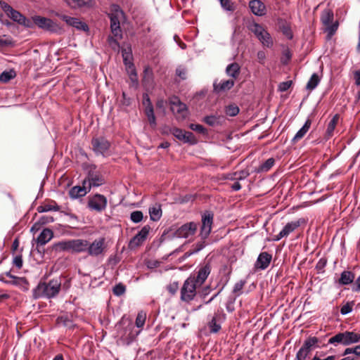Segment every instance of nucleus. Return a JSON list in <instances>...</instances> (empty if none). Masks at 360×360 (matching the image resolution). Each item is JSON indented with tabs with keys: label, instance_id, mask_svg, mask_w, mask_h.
I'll return each mask as SVG.
<instances>
[{
	"label": "nucleus",
	"instance_id": "6ab92c4d",
	"mask_svg": "<svg viewBox=\"0 0 360 360\" xmlns=\"http://www.w3.org/2000/svg\"><path fill=\"white\" fill-rule=\"evenodd\" d=\"M84 181H87L89 190H91L92 186H100L105 183V179L103 176L99 172L94 171L89 172L88 175Z\"/></svg>",
	"mask_w": 360,
	"mask_h": 360
},
{
	"label": "nucleus",
	"instance_id": "412c9836",
	"mask_svg": "<svg viewBox=\"0 0 360 360\" xmlns=\"http://www.w3.org/2000/svg\"><path fill=\"white\" fill-rule=\"evenodd\" d=\"M8 17H9L14 22L25 27H33V23L32 20L27 18L24 15H22L17 10L13 9V11L11 13H9V15Z\"/></svg>",
	"mask_w": 360,
	"mask_h": 360
},
{
	"label": "nucleus",
	"instance_id": "13d9d810",
	"mask_svg": "<svg viewBox=\"0 0 360 360\" xmlns=\"http://www.w3.org/2000/svg\"><path fill=\"white\" fill-rule=\"evenodd\" d=\"M281 30L283 34L288 39H292L293 38V34L290 27L287 24H283L281 26Z\"/></svg>",
	"mask_w": 360,
	"mask_h": 360
},
{
	"label": "nucleus",
	"instance_id": "6e6d98bb",
	"mask_svg": "<svg viewBox=\"0 0 360 360\" xmlns=\"http://www.w3.org/2000/svg\"><path fill=\"white\" fill-rule=\"evenodd\" d=\"M22 252V248L20 249V252ZM12 264L13 266H16L18 269H20L22 267L23 261L22 254L20 253L16 255L13 259Z\"/></svg>",
	"mask_w": 360,
	"mask_h": 360
},
{
	"label": "nucleus",
	"instance_id": "9d476101",
	"mask_svg": "<svg viewBox=\"0 0 360 360\" xmlns=\"http://www.w3.org/2000/svg\"><path fill=\"white\" fill-rule=\"evenodd\" d=\"M306 220L303 218H300L297 220L287 223L278 234L275 235L272 238L274 241H278L283 238L288 237L290 233L297 230L300 226L304 224Z\"/></svg>",
	"mask_w": 360,
	"mask_h": 360
},
{
	"label": "nucleus",
	"instance_id": "72a5a7b5",
	"mask_svg": "<svg viewBox=\"0 0 360 360\" xmlns=\"http://www.w3.org/2000/svg\"><path fill=\"white\" fill-rule=\"evenodd\" d=\"M354 278L355 275L354 273L349 271H344L340 275L338 283L340 285H349L354 281Z\"/></svg>",
	"mask_w": 360,
	"mask_h": 360
},
{
	"label": "nucleus",
	"instance_id": "58836bf2",
	"mask_svg": "<svg viewBox=\"0 0 360 360\" xmlns=\"http://www.w3.org/2000/svg\"><path fill=\"white\" fill-rule=\"evenodd\" d=\"M126 70L132 84L137 86L139 84V80L134 64H131L129 66V68L126 69Z\"/></svg>",
	"mask_w": 360,
	"mask_h": 360
},
{
	"label": "nucleus",
	"instance_id": "6e6552de",
	"mask_svg": "<svg viewBox=\"0 0 360 360\" xmlns=\"http://www.w3.org/2000/svg\"><path fill=\"white\" fill-rule=\"evenodd\" d=\"M87 207L97 212L104 211L108 205V200L103 195L96 193L88 198Z\"/></svg>",
	"mask_w": 360,
	"mask_h": 360
},
{
	"label": "nucleus",
	"instance_id": "e433bc0d",
	"mask_svg": "<svg viewBox=\"0 0 360 360\" xmlns=\"http://www.w3.org/2000/svg\"><path fill=\"white\" fill-rule=\"evenodd\" d=\"M59 210L60 206H58L55 201H51L50 203H44L37 207V211L39 213Z\"/></svg>",
	"mask_w": 360,
	"mask_h": 360
},
{
	"label": "nucleus",
	"instance_id": "7ed1b4c3",
	"mask_svg": "<svg viewBox=\"0 0 360 360\" xmlns=\"http://www.w3.org/2000/svg\"><path fill=\"white\" fill-rule=\"evenodd\" d=\"M124 15L120 6L117 4H112L110 13L108 14L110 20L111 32L114 37L121 39L122 32L120 27V18Z\"/></svg>",
	"mask_w": 360,
	"mask_h": 360
},
{
	"label": "nucleus",
	"instance_id": "5701e85b",
	"mask_svg": "<svg viewBox=\"0 0 360 360\" xmlns=\"http://www.w3.org/2000/svg\"><path fill=\"white\" fill-rule=\"evenodd\" d=\"M63 21H65L68 25L72 26L79 30L88 31V25L79 20V18L70 17L66 15H58Z\"/></svg>",
	"mask_w": 360,
	"mask_h": 360
},
{
	"label": "nucleus",
	"instance_id": "864d4df0",
	"mask_svg": "<svg viewBox=\"0 0 360 360\" xmlns=\"http://www.w3.org/2000/svg\"><path fill=\"white\" fill-rule=\"evenodd\" d=\"M249 175L250 172L248 170L246 169L232 173V176H233L234 179H236V181L243 180L246 179Z\"/></svg>",
	"mask_w": 360,
	"mask_h": 360
},
{
	"label": "nucleus",
	"instance_id": "4c0bfd02",
	"mask_svg": "<svg viewBox=\"0 0 360 360\" xmlns=\"http://www.w3.org/2000/svg\"><path fill=\"white\" fill-rule=\"evenodd\" d=\"M226 72L229 76L236 79L240 75V68L237 63H233L226 67Z\"/></svg>",
	"mask_w": 360,
	"mask_h": 360
},
{
	"label": "nucleus",
	"instance_id": "dca6fc26",
	"mask_svg": "<svg viewBox=\"0 0 360 360\" xmlns=\"http://www.w3.org/2000/svg\"><path fill=\"white\" fill-rule=\"evenodd\" d=\"M198 229V225L193 221L186 223L176 229L174 236L177 238H188L193 236Z\"/></svg>",
	"mask_w": 360,
	"mask_h": 360
},
{
	"label": "nucleus",
	"instance_id": "20e7f679",
	"mask_svg": "<svg viewBox=\"0 0 360 360\" xmlns=\"http://www.w3.org/2000/svg\"><path fill=\"white\" fill-rule=\"evenodd\" d=\"M248 29L254 33L264 46L267 48L273 46V39L269 32L262 25L254 22L248 26Z\"/></svg>",
	"mask_w": 360,
	"mask_h": 360
},
{
	"label": "nucleus",
	"instance_id": "4be33fe9",
	"mask_svg": "<svg viewBox=\"0 0 360 360\" xmlns=\"http://www.w3.org/2000/svg\"><path fill=\"white\" fill-rule=\"evenodd\" d=\"M88 240L85 239H70V252L72 254H79L86 251Z\"/></svg>",
	"mask_w": 360,
	"mask_h": 360
},
{
	"label": "nucleus",
	"instance_id": "37998d69",
	"mask_svg": "<svg viewBox=\"0 0 360 360\" xmlns=\"http://www.w3.org/2000/svg\"><path fill=\"white\" fill-rule=\"evenodd\" d=\"M91 0H70L68 4L73 8H82L89 6Z\"/></svg>",
	"mask_w": 360,
	"mask_h": 360
},
{
	"label": "nucleus",
	"instance_id": "a19ab883",
	"mask_svg": "<svg viewBox=\"0 0 360 360\" xmlns=\"http://www.w3.org/2000/svg\"><path fill=\"white\" fill-rule=\"evenodd\" d=\"M150 217L152 221H158L162 216V210L160 206L153 207L149 209Z\"/></svg>",
	"mask_w": 360,
	"mask_h": 360
},
{
	"label": "nucleus",
	"instance_id": "39448f33",
	"mask_svg": "<svg viewBox=\"0 0 360 360\" xmlns=\"http://www.w3.org/2000/svg\"><path fill=\"white\" fill-rule=\"evenodd\" d=\"M200 286L195 283V282L188 277L184 283L181 290L180 299L182 302L190 303L193 301L197 295V288Z\"/></svg>",
	"mask_w": 360,
	"mask_h": 360
},
{
	"label": "nucleus",
	"instance_id": "774afa93",
	"mask_svg": "<svg viewBox=\"0 0 360 360\" xmlns=\"http://www.w3.org/2000/svg\"><path fill=\"white\" fill-rule=\"evenodd\" d=\"M167 290L172 295H175L177 290H179V283L173 282L172 283H169L167 286Z\"/></svg>",
	"mask_w": 360,
	"mask_h": 360
},
{
	"label": "nucleus",
	"instance_id": "0eeeda50",
	"mask_svg": "<svg viewBox=\"0 0 360 360\" xmlns=\"http://www.w3.org/2000/svg\"><path fill=\"white\" fill-rule=\"evenodd\" d=\"M120 326H123L119 331L121 338L127 341L128 343L132 342L140 331L134 330V326L131 321L122 319L119 323Z\"/></svg>",
	"mask_w": 360,
	"mask_h": 360
},
{
	"label": "nucleus",
	"instance_id": "ea45409f",
	"mask_svg": "<svg viewBox=\"0 0 360 360\" xmlns=\"http://www.w3.org/2000/svg\"><path fill=\"white\" fill-rule=\"evenodd\" d=\"M321 79L316 73H314L306 85V89L309 91L314 90L319 84Z\"/></svg>",
	"mask_w": 360,
	"mask_h": 360
},
{
	"label": "nucleus",
	"instance_id": "de8ad7c7",
	"mask_svg": "<svg viewBox=\"0 0 360 360\" xmlns=\"http://www.w3.org/2000/svg\"><path fill=\"white\" fill-rule=\"evenodd\" d=\"M146 319V313L144 312L143 311H139L137 314L136 321H135V324H136V327L139 328H142L145 324Z\"/></svg>",
	"mask_w": 360,
	"mask_h": 360
},
{
	"label": "nucleus",
	"instance_id": "8fccbe9b",
	"mask_svg": "<svg viewBox=\"0 0 360 360\" xmlns=\"http://www.w3.org/2000/svg\"><path fill=\"white\" fill-rule=\"evenodd\" d=\"M145 114L148 117V122L150 124H156V119L154 114L153 107H148V108H145Z\"/></svg>",
	"mask_w": 360,
	"mask_h": 360
},
{
	"label": "nucleus",
	"instance_id": "a878e982",
	"mask_svg": "<svg viewBox=\"0 0 360 360\" xmlns=\"http://www.w3.org/2000/svg\"><path fill=\"white\" fill-rule=\"evenodd\" d=\"M53 237L54 233L51 229L49 228L44 229L36 240L37 247L39 248L41 246L45 245Z\"/></svg>",
	"mask_w": 360,
	"mask_h": 360
},
{
	"label": "nucleus",
	"instance_id": "f257e3e1",
	"mask_svg": "<svg viewBox=\"0 0 360 360\" xmlns=\"http://www.w3.org/2000/svg\"><path fill=\"white\" fill-rule=\"evenodd\" d=\"M61 288V280L53 278L49 282H39L32 290V297L34 299L44 297L51 299L56 297Z\"/></svg>",
	"mask_w": 360,
	"mask_h": 360
},
{
	"label": "nucleus",
	"instance_id": "052dcab7",
	"mask_svg": "<svg viewBox=\"0 0 360 360\" xmlns=\"http://www.w3.org/2000/svg\"><path fill=\"white\" fill-rule=\"evenodd\" d=\"M326 264L327 259L326 257L321 258L316 265V269L317 270L318 273H323Z\"/></svg>",
	"mask_w": 360,
	"mask_h": 360
},
{
	"label": "nucleus",
	"instance_id": "2eb2a0df",
	"mask_svg": "<svg viewBox=\"0 0 360 360\" xmlns=\"http://www.w3.org/2000/svg\"><path fill=\"white\" fill-rule=\"evenodd\" d=\"M151 228L149 225L144 226L129 241L128 247L130 250L136 249L146 240Z\"/></svg>",
	"mask_w": 360,
	"mask_h": 360
},
{
	"label": "nucleus",
	"instance_id": "3c124183",
	"mask_svg": "<svg viewBox=\"0 0 360 360\" xmlns=\"http://www.w3.org/2000/svg\"><path fill=\"white\" fill-rule=\"evenodd\" d=\"M8 284L13 285H20L22 283L27 284V279L25 277H18L14 275L11 280H8Z\"/></svg>",
	"mask_w": 360,
	"mask_h": 360
},
{
	"label": "nucleus",
	"instance_id": "338daca9",
	"mask_svg": "<svg viewBox=\"0 0 360 360\" xmlns=\"http://www.w3.org/2000/svg\"><path fill=\"white\" fill-rule=\"evenodd\" d=\"M0 6L1 9L5 12L7 16L9 15L14 8H12L8 3L4 1H0Z\"/></svg>",
	"mask_w": 360,
	"mask_h": 360
},
{
	"label": "nucleus",
	"instance_id": "cd10ccee",
	"mask_svg": "<svg viewBox=\"0 0 360 360\" xmlns=\"http://www.w3.org/2000/svg\"><path fill=\"white\" fill-rule=\"evenodd\" d=\"M319 339L318 338L310 336L305 340L300 349L309 354L314 349L319 347Z\"/></svg>",
	"mask_w": 360,
	"mask_h": 360
},
{
	"label": "nucleus",
	"instance_id": "f8f14e48",
	"mask_svg": "<svg viewBox=\"0 0 360 360\" xmlns=\"http://www.w3.org/2000/svg\"><path fill=\"white\" fill-rule=\"evenodd\" d=\"M169 132L183 143L190 145H195L198 143L195 135L191 131H186L178 127H172L169 128Z\"/></svg>",
	"mask_w": 360,
	"mask_h": 360
},
{
	"label": "nucleus",
	"instance_id": "c756f323",
	"mask_svg": "<svg viewBox=\"0 0 360 360\" xmlns=\"http://www.w3.org/2000/svg\"><path fill=\"white\" fill-rule=\"evenodd\" d=\"M311 125V120L310 119H307L302 126V127L297 132L295 136L292 138V141L293 143H296L300 139H302L307 132L309 131Z\"/></svg>",
	"mask_w": 360,
	"mask_h": 360
},
{
	"label": "nucleus",
	"instance_id": "9b49d317",
	"mask_svg": "<svg viewBox=\"0 0 360 360\" xmlns=\"http://www.w3.org/2000/svg\"><path fill=\"white\" fill-rule=\"evenodd\" d=\"M171 110L176 115L178 119L184 120L187 117L188 108L185 103H182L178 96H174L169 98Z\"/></svg>",
	"mask_w": 360,
	"mask_h": 360
},
{
	"label": "nucleus",
	"instance_id": "0e129e2a",
	"mask_svg": "<svg viewBox=\"0 0 360 360\" xmlns=\"http://www.w3.org/2000/svg\"><path fill=\"white\" fill-rule=\"evenodd\" d=\"M189 128L202 134H205L207 132V129L199 124H191Z\"/></svg>",
	"mask_w": 360,
	"mask_h": 360
},
{
	"label": "nucleus",
	"instance_id": "69168bd1",
	"mask_svg": "<svg viewBox=\"0 0 360 360\" xmlns=\"http://www.w3.org/2000/svg\"><path fill=\"white\" fill-rule=\"evenodd\" d=\"M203 121L209 126H214L217 122V117L214 115L205 116Z\"/></svg>",
	"mask_w": 360,
	"mask_h": 360
},
{
	"label": "nucleus",
	"instance_id": "7c9ffc66",
	"mask_svg": "<svg viewBox=\"0 0 360 360\" xmlns=\"http://www.w3.org/2000/svg\"><path fill=\"white\" fill-rule=\"evenodd\" d=\"M212 288L210 285H207L203 287L201 290L199 292V295L202 300H203V304H208L212 300H214L218 295L220 293L221 290H220L217 293L212 295L208 300H205V297L211 292Z\"/></svg>",
	"mask_w": 360,
	"mask_h": 360
},
{
	"label": "nucleus",
	"instance_id": "f3484780",
	"mask_svg": "<svg viewBox=\"0 0 360 360\" xmlns=\"http://www.w3.org/2000/svg\"><path fill=\"white\" fill-rule=\"evenodd\" d=\"M92 149L96 154L104 155L110 148V143L104 137H96L91 139Z\"/></svg>",
	"mask_w": 360,
	"mask_h": 360
},
{
	"label": "nucleus",
	"instance_id": "2f4dec72",
	"mask_svg": "<svg viewBox=\"0 0 360 360\" xmlns=\"http://www.w3.org/2000/svg\"><path fill=\"white\" fill-rule=\"evenodd\" d=\"M334 19L333 11L330 8H325L321 15V22L325 26L332 23Z\"/></svg>",
	"mask_w": 360,
	"mask_h": 360
},
{
	"label": "nucleus",
	"instance_id": "bb28decb",
	"mask_svg": "<svg viewBox=\"0 0 360 360\" xmlns=\"http://www.w3.org/2000/svg\"><path fill=\"white\" fill-rule=\"evenodd\" d=\"M249 7L253 14L257 16H263L266 14V6L260 0H251Z\"/></svg>",
	"mask_w": 360,
	"mask_h": 360
},
{
	"label": "nucleus",
	"instance_id": "c9c22d12",
	"mask_svg": "<svg viewBox=\"0 0 360 360\" xmlns=\"http://www.w3.org/2000/svg\"><path fill=\"white\" fill-rule=\"evenodd\" d=\"M275 160L273 158L267 159L264 162L262 163L255 169L257 173H263L269 172L274 165Z\"/></svg>",
	"mask_w": 360,
	"mask_h": 360
},
{
	"label": "nucleus",
	"instance_id": "aec40b11",
	"mask_svg": "<svg viewBox=\"0 0 360 360\" xmlns=\"http://www.w3.org/2000/svg\"><path fill=\"white\" fill-rule=\"evenodd\" d=\"M272 260V255L267 252H262L255 263V269L264 270L268 268Z\"/></svg>",
	"mask_w": 360,
	"mask_h": 360
},
{
	"label": "nucleus",
	"instance_id": "79ce46f5",
	"mask_svg": "<svg viewBox=\"0 0 360 360\" xmlns=\"http://www.w3.org/2000/svg\"><path fill=\"white\" fill-rule=\"evenodd\" d=\"M16 73L14 70H10L9 71H4L0 74V82L3 83H7L11 79L15 77Z\"/></svg>",
	"mask_w": 360,
	"mask_h": 360
},
{
	"label": "nucleus",
	"instance_id": "b1692460",
	"mask_svg": "<svg viewBox=\"0 0 360 360\" xmlns=\"http://www.w3.org/2000/svg\"><path fill=\"white\" fill-rule=\"evenodd\" d=\"M48 252H50L51 254L54 253L55 255L58 254L61 252H70V240H61L57 243H54L48 248Z\"/></svg>",
	"mask_w": 360,
	"mask_h": 360
},
{
	"label": "nucleus",
	"instance_id": "c85d7f7f",
	"mask_svg": "<svg viewBox=\"0 0 360 360\" xmlns=\"http://www.w3.org/2000/svg\"><path fill=\"white\" fill-rule=\"evenodd\" d=\"M234 84L233 79L221 80L219 84L214 83V91L217 93L228 91L234 86Z\"/></svg>",
	"mask_w": 360,
	"mask_h": 360
},
{
	"label": "nucleus",
	"instance_id": "f03ea898",
	"mask_svg": "<svg viewBox=\"0 0 360 360\" xmlns=\"http://www.w3.org/2000/svg\"><path fill=\"white\" fill-rule=\"evenodd\" d=\"M359 342L360 333L347 330L342 333H338L330 338L328 344L335 346H338V345L347 346Z\"/></svg>",
	"mask_w": 360,
	"mask_h": 360
},
{
	"label": "nucleus",
	"instance_id": "1a4fd4ad",
	"mask_svg": "<svg viewBox=\"0 0 360 360\" xmlns=\"http://www.w3.org/2000/svg\"><path fill=\"white\" fill-rule=\"evenodd\" d=\"M86 252L91 257H99L104 255L106 249L105 238L101 237L95 239L92 243L88 240Z\"/></svg>",
	"mask_w": 360,
	"mask_h": 360
},
{
	"label": "nucleus",
	"instance_id": "393cba45",
	"mask_svg": "<svg viewBox=\"0 0 360 360\" xmlns=\"http://www.w3.org/2000/svg\"><path fill=\"white\" fill-rule=\"evenodd\" d=\"M90 190H89L87 181L84 180L82 182V186H73L69 191V195L71 198L76 199L86 195V194Z\"/></svg>",
	"mask_w": 360,
	"mask_h": 360
},
{
	"label": "nucleus",
	"instance_id": "473e14b6",
	"mask_svg": "<svg viewBox=\"0 0 360 360\" xmlns=\"http://www.w3.org/2000/svg\"><path fill=\"white\" fill-rule=\"evenodd\" d=\"M339 119V114H335L328 122L326 131V136L328 139L333 136V132L338 123Z\"/></svg>",
	"mask_w": 360,
	"mask_h": 360
},
{
	"label": "nucleus",
	"instance_id": "a18cd8bd",
	"mask_svg": "<svg viewBox=\"0 0 360 360\" xmlns=\"http://www.w3.org/2000/svg\"><path fill=\"white\" fill-rule=\"evenodd\" d=\"M247 281L245 280H240L238 282L236 283L233 288V293L236 296L238 297L242 294V290L245 285L246 284Z\"/></svg>",
	"mask_w": 360,
	"mask_h": 360
},
{
	"label": "nucleus",
	"instance_id": "680f3d73",
	"mask_svg": "<svg viewBox=\"0 0 360 360\" xmlns=\"http://www.w3.org/2000/svg\"><path fill=\"white\" fill-rule=\"evenodd\" d=\"M221 7L226 11H233L235 6L230 0H219Z\"/></svg>",
	"mask_w": 360,
	"mask_h": 360
},
{
	"label": "nucleus",
	"instance_id": "49530a36",
	"mask_svg": "<svg viewBox=\"0 0 360 360\" xmlns=\"http://www.w3.org/2000/svg\"><path fill=\"white\" fill-rule=\"evenodd\" d=\"M122 55L123 58V62L124 65L126 66V69L129 68V66L131 64H134L131 61L132 60V55L130 51H127L126 49L122 50Z\"/></svg>",
	"mask_w": 360,
	"mask_h": 360
},
{
	"label": "nucleus",
	"instance_id": "4468645a",
	"mask_svg": "<svg viewBox=\"0 0 360 360\" xmlns=\"http://www.w3.org/2000/svg\"><path fill=\"white\" fill-rule=\"evenodd\" d=\"M33 25H35L38 27L46 31L56 32L58 26L50 18L42 17L40 15H34L32 17Z\"/></svg>",
	"mask_w": 360,
	"mask_h": 360
},
{
	"label": "nucleus",
	"instance_id": "e2e57ef3",
	"mask_svg": "<svg viewBox=\"0 0 360 360\" xmlns=\"http://www.w3.org/2000/svg\"><path fill=\"white\" fill-rule=\"evenodd\" d=\"M126 288L122 283H118L113 288V293L117 296H120L125 292Z\"/></svg>",
	"mask_w": 360,
	"mask_h": 360
},
{
	"label": "nucleus",
	"instance_id": "a211bd4d",
	"mask_svg": "<svg viewBox=\"0 0 360 360\" xmlns=\"http://www.w3.org/2000/svg\"><path fill=\"white\" fill-rule=\"evenodd\" d=\"M226 314L222 310H217L214 312L212 319L208 322L207 326L211 333H217L221 328V323L225 319Z\"/></svg>",
	"mask_w": 360,
	"mask_h": 360
},
{
	"label": "nucleus",
	"instance_id": "09e8293b",
	"mask_svg": "<svg viewBox=\"0 0 360 360\" xmlns=\"http://www.w3.org/2000/svg\"><path fill=\"white\" fill-rule=\"evenodd\" d=\"M349 354H354L356 356L360 357V345L354 347L346 348L342 354V356H347Z\"/></svg>",
	"mask_w": 360,
	"mask_h": 360
},
{
	"label": "nucleus",
	"instance_id": "f704fd0d",
	"mask_svg": "<svg viewBox=\"0 0 360 360\" xmlns=\"http://www.w3.org/2000/svg\"><path fill=\"white\" fill-rule=\"evenodd\" d=\"M142 83L143 86H150L153 83V72L149 66L144 68Z\"/></svg>",
	"mask_w": 360,
	"mask_h": 360
},
{
	"label": "nucleus",
	"instance_id": "bf43d9fd",
	"mask_svg": "<svg viewBox=\"0 0 360 360\" xmlns=\"http://www.w3.org/2000/svg\"><path fill=\"white\" fill-rule=\"evenodd\" d=\"M326 31L328 32V35L329 37H331L335 34L338 28V22H332L329 24V25H326Z\"/></svg>",
	"mask_w": 360,
	"mask_h": 360
},
{
	"label": "nucleus",
	"instance_id": "5fc2aeb1",
	"mask_svg": "<svg viewBox=\"0 0 360 360\" xmlns=\"http://www.w3.org/2000/svg\"><path fill=\"white\" fill-rule=\"evenodd\" d=\"M225 112L227 115L233 117L238 114L239 108L236 105H229L226 107Z\"/></svg>",
	"mask_w": 360,
	"mask_h": 360
},
{
	"label": "nucleus",
	"instance_id": "423d86ee",
	"mask_svg": "<svg viewBox=\"0 0 360 360\" xmlns=\"http://www.w3.org/2000/svg\"><path fill=\"white\" fill-rule=\"evenodd\" d=\"M211 271L212 262L210 259L201 264L198 271H196L195 274H191L189 277L201 287L210 274Z\"/></svg>",
	"mask_w": 360,
	"mask_h": 360
},
{
	"label": "nucleus",
	"instance_id": "c03bdc74",
	"mask_svg": "<svg viewBox=\"0 0 360 360\" xmlns=\"http://www.w3.org/2000/svg\"><path fill=\"white\" fill-rule=\"evenodd\" d=\"M13 46L14 41L11 37L7 35L0 37V49Z\"/></svg>",
	"mask_w": 360,
	"mask_h": 360
},
{
	"label": "nucleus",
	"instance_id": "ddd939ff",
	"mask_svg": "<svg viewBox=\"0 0 360 360\" xmlns=\"http://www.w3.org/2000/svg\"><path fill=\"white\" fill-rule=\"evenodd\" d=\"M214 214L210 211H205L202 214V225L200 228V236L202 239L207 238L212 230V226L213 224Z\"/></svg>",
	"mask_w": 360,
	"mask_h": 360
},
{
	"label": "nucleus",
	"instance_id": "603ef678",
	"mask_svg": "<svg viewBox=\"0 0 360 360\" xmlns=\"http://www.w3.org/2000/svg\"><path fill=\"white\" fill-rule=\"evenodd\" d=\"M143 219V212L140 210H136L131 213L130 219L134 223H139Z\"/></svg>",
	"mask_w": 360,
	"mask_h": 360
},
{
	"label": "nucleus",
	"instance_id": "4d7b16f0",
	"mask_svg": "<svg viewBox=\"0 0 360 360\" xmlns=\"http://www.w3.org/2000/svg\"><path fill=\"white\" fill-rule=\"evenodd\" d=\"M292 58V53L289 49H286L283 51V56L281 62L283 65H288Z\"/></svg>",
	"mask_w": 360,
	"mask_h": 360
}]
</instances>
